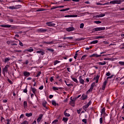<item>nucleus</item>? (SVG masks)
<instances>
[{
    "mask_svg": "<svg viewBox=\"0 0 124 124\" xmlns=\"http://www.w3.org/2000/svg\"><path fill=\"white\" fill-rule=\"evenodd\" d=\"M124 0H115L110 1V3L112 4H121L122 2H124Z\"/></svg>",
    "mask_w": 124,
    "mask_h": 124,
    "instance_id": "f257e3e1",
    "label": "nucleus"
},
{
    "mask_svg": "<svg viewBox=\"0 0 124 124\" xmlns=\"http://www.w3.org/2000/svg\"><path fill=\"white\" fill-rule=\"evenodd\" d=\"M8 67H9V65H6L5 66L4 68L2 69V72L3 75H5V73H7L8 72Z\"/></svg>",
    "mask_w": 124,
    "mask_h": 124,
    "instance_id": "f03ea898",
    "label": "nucleus"
},
{
    "mask_svg": "<svg viewBox=\"0 0 124 124\" xmlns=\"http://www.w3.org/2000/svg\"><path fill=\"white\" fill-rule=\"evenodd\" d=\"M94 85H95V82H93L91 84V87L90 89L87 92V93H91V92L93 91V87H94Z\"/></svg>",
    "mask_w": 124,
    "mask_h": 124,
    "instance_id": "7ed1b4c3",
    "label": "nucleus"
},
{
    "mask_svg": "<svg viewBox=\"0 0 124 124\" xmlns=\"http://www.w3.org/2000/svg\"><path fill=\"white\" fill-rule=\"evenodd\" d=\"M104 30H105V27H98L94 29V31H104Z\"/></svg>",
    "mask_w": 124,
    "mask_h": 124,
    "instance_id": "20e7f679",
    "label": "nucleus"
},
{
    "mask_svg": "<svg viewBox=\"0 0 124 124\" xmlns=\"http://www.w3.org/2000/svg\"><path fill=\"white\" fill-rule=\"evenodd\" d=\"M99 57H101V55H98L97 53L93 54L90 56V58H99Z\"/></svg>",
    "mask_w": 124,
    "mask_h": 124,
    "instance_id": "39448f33",
    "label": "nucleus"
},
{
    "mask_svg": "<svg viewBox=\"0 0 124 124\" xmlns=\"http://www.w3.org/2000/svg\"><path fill=\"white\" fill-rule=\"evenodd\" d=\"M43 117V114H40L39 116V117L37 119V122L38 123V124H39L40 121L42 120Z\"/></svg>",
    "mask_w": 124,
    "mask_h": 124,
    "instance_id": "423d86ee",
    "label": "nucleus"
},
{
    "mask_svg": "<svg viewBox=\"0 0 124 124\" xmlns=\"http://www.w3.org/2000/svg\"><path fill=\"white\" fill-rule=\"evenodd\" d=\"M37 31H38V32H46V31H47V29H43L42 28L38 29H37Z\"/></svg>",
    "mask_w": 124,
    "mask_h": 124,
    "instance_id": "0eeeda50",
    "label": "nucleus"
},
{
    "mask_svg": "<svg viewBox=\"0 0 124 124\" xmlns=\"http://www.w3.org/2000/svg\"><path fill=\"white\" fill-rule=\"evenodd\" d=\"M79 81L80 84L82 85H84V83H85V80L82 78V76H79Z\"/></svg>",
    "mask_w": 124,
    "mask_h": 124,
    "instance_id": "6e6552de",
    "label": "nucleus"
},
{
    "mask_svg": "<svg viewBox=\"0 0 124 124\" xmlns=\"http://www.w3.org/2000/svg\"><path fill=\"white\" fill-rule=\"evenodd\" d=\"M106 85H107V80H106L103 82V84L102 87V90L103 91H104V90H105V88H106Z\"/></svg>",
    "mask_w": 124,
    "mask_h": 124,
    "instance_id": "1a4fd4ad",
    "label": "nucleus"
},
{
    "mask_svg": "<svg viewBox=\"0 0 124 124\" xmlns=\"http://www.w3.org/2000/svg\"><path fill=\"white\" fill-rule=\"evenodd\" d=\"M64 17L65 18L75 17H78V16L76 15H66V16H65Z\"/></svg>",
    "mask_w": 124,
    "mask_h": 124,
    "instance_id": "9d476101",
    "label": "nucleus"
},
{
    "mask_svg": "<svg viewBox=\"0 0 124 124\" xmlns=\"http://www.w3.org/2000/svg\"><path fill=\"white\" fill-rule=\"evenodd\" d=\"M11 46H17L18 45V41H12V43L11 44Z\"/></svg>",
    "mask_w": 124,
    "mask_h": 124,
    "instance_id": "9b49d317",
    "label": "nucleus"
},
{
    "mask_svg": "<svg viewBox=\"0 0 124 124\" xmlns=\"http://www.w3.org/2000/svg\"><path fill=\"white\" fill-rule=\"evenodd\" d=\"M46 25L48 27H54V26H56V24L52 23V22H46Z\"/></svg>",
    "mask_w": 124,
    "mask_h": 124,
    "instance_id": "f8f14e48",
    "label": "nucleus"
},
{
    "mask_svg": "<svg viewBox=\"0 0 124 124\" xmlns=\"http://www.w3.org/2000/svg\"><path fill=\"white\" fill-rule=\"evenodd\" d=\"M75 29L74 27H69L66 29L67 31H73Z\"/></svg>",
    "mask_w": 124,
    "mask_h": 124,
    "instance_id": "ddd939ff",
    "label": "nucleus"
},
{
    "mask_svg": "<svg viewBox=\"0 0 124 124\" xmlns=\"http://www.w3.org/2000/svg\"><path fill=\"white\" fill-rule=\"evenodd\" d=\"M23 74L25 77H29L31 75V73L29 72H24Z\"/></svg>",
    "mask_w": 124,
    "mask_h": 124,
    "instance_id": "4468645a",
    "label": "nucleus"
},
{
    "mask_svg": "<svg viewBox=\"0 0 124 124\" xmlns=\"http://www.w3.org/2000/svg\"><path fill=\"white\" fill-rule=\"evenodd\" d=\"M67 110V109H66L64 111V115L65 117H70V114L69 113H68L66 112V111Z\"/></svg>",
    "mask_w": 124,
    "mask_h": 124,
    "instance_id": "2eb2a0df",
    "label": "nucleus"
},
{
    "mask_svg": "<svg viewBox=\"0 0 124 124\" xmlns=\"http://www.w3.org/2000/svg\"><path fill=\"white\" fill-rule=\"evenodd\" d=\"M104 16H105V14H102L100 15H96V17H97V18H101V17H104Z\"/></svg>",
    "mask_w": 124,
    "mask_h": 124,
    "instance_id": "dca6fc26",
    "label": "nucleus"
},
{
    "mask_svg": "<svg viewBox=\"0 0 124 124\" xmlns=\"http://www.w3.org/2000/svg\"><path fill=\"white\" fill-rule=\"evenodd\" d=\"M70 104L71 105V106L74 107L75 106V102L71 100L70 101Z\"/></svg>",
    "mask_w": 124,
    "mask_h": 124,
    "instance_id": "f3484780",
    "label": "nucleus"
},
{
    "mask_svg": "<svg viewBox=\"0 0 124 124\" xmlns=\"http://www.w3.org/2000/svg\"><path fill=\"white\" fill-rule=\"evenodd\" d=\"M36 53L37 54H41L42 56H43L44 55V51L42 50L37 51Z\"/></svg>",
    "mask_w": 124,
    "mask_h": 124,
    "instance_id": "a211bd4d",
    "label": "nucleus"
},
{
    "mask_svg": "<svg viewBox=\"0 0 124 124\" xmlns=\"http://www.w3.org/2000/svg\"><path fill=\"white\" fill-rule=\"evenodd\" d=\"M82 100H86L88 98V96L83 94L81 96Z\"/></svg>",
    "mask_w": 124,
    "mask_h": 124,
    "instance_id": "6ab92c4d",
    "label": "nucleus"
},
{
    "mask_svg": "<svg viewBox=\"0 0 124 124\" xmlns=\"http://www.w3.org/2000/svg\"><path fill=\"white\" fill-rule=\"evenodd\" d=\"M98 64L99 65H105V64H106V62L104 61L103 62H98Z\"/></svg>",
    "mask_w": 124,
    "mask_h": 124,
    "instance_id": "aec40b11",
    "label": "nucleus"
},
{
    "mask_svg": "<svg viewBox=\"0 0 124 124\" xmlns=\"http://www.w3.org/2000/svg\"><path fill=\"white\" fill-rule=\"evenodd\" d=\"M22 7V5H16L15 6V9H18L19 8H21Z\"/></svg>",
    "mask_w": 124,
    "mask_h": 124,
    "instance_id": "412c9836",
    "label": "nucleus"
},
{
    "mask_svg": "<svg viewBox=\"0 0 124 124\" xmlns=\"http://www.w3.org/2000/svg\"><path fill=\"white\" fill-rule=\"evenodd\" d=\"M0 27H1L2 28H10V27H11V25H0Z\"/></svg>",
    "mask_w": 124,
    "mask_h": 124,
    "instance_id": "4be33fe9",
    "label": "nucleus"
},
{
    "mask_svg": "<svg viewBox=\"0 0 124 124\" xmlns=\"http://www.w3.org/2000/svg\"><path fill=\"white\" fill-rule=\"evenodd\" d=\"M62 121H63L64 123H67L68 121V118L67 117H63L62 118Z\"/></svg>",
    "mask_w": 124,
    "mask_h": 124,
    "instance_id": "5701e85b",
    "label": "nucleus"
},
{
    "mask_svg": "<svg viewBox=\"0 0 124 124\" xmlns=\"http://www.w3.org/2000/svg\"><path fill=\"white\" fill-rule=\"evenodd\" d=\"M26 117H31V116H32V113H26L25 114Z\"/></svg>",
    "mask_w": 124,
    "mask_h": 124,
    "instance_id": "b1692460",
    "label": "nucleus"
},
{
    "mask_svg": "<svg viewBox=\"0 0 124 124\" xmlns=\"http://www.w3.org/2000/svg\"><path fill=\"white\" fill-rule=\"evenodd\" d=\"M96 43H98V41L94 40L90 43V44H96Z\"/></svg>",
    "mask_w": 124,
    "mask_h": 124,
    "instance_id": "393cba45",
    "label": "nucleus"
},
{
    "mask_svg": "<svg viewBox=\"0 0 124 124\" xmlns=\"http://www.w3.org/2000/svg\"><path fill=\"white\" fill-rule=\"evenodd\" d=\"M69 9H70V8H67L66 9L61 10L60 11V12H62L64 11H67V10H69Z\"/></svg>",
    "mask_w": 124,
    "mask_h": 124,
    "instance_id": "a878e982",
    "label": "nucleus"
},
{
    "mask_svg": "<svg viewBox=\"0 0 124 124\" xmlns=\"http://www.w3.org/2000/svg\"><path fill=\"white\" fill-rule=\"evenodd\" d=\"M76 41H81L82 40H85V38H78L76 39Z\"/></svg>",
    "mask_w": 124,
    "mask_h": 124,
    "instance_id": "bb28decb",
    "label": "nucleus"
},
{
    "mask_svg": "<svg viewBox=\"0 0 124 124\" xmlns=\"http://www.w3.org/2000/svg\"><path fill=\"white\" fill-rule=\"evenodd\" d=\"M88 107H89L86 105L83 106L82 108H83V110H84V111H85V112H86L87 111V109H88Z\"/></svg>",
    "mask_w": 124,
    "mask_h": 124,
    "instance_id": "cd10ccee",
    "label": "nucleus"
},
{
    "mask_svg": "<svg viewBox=\"0 0 124 124\" xmlns=\"http://www.w3.org/2000/svg\"><path fill=\"white\" fill-rule=\"evenodd\" d=\"M76 99H77V97H74L73 98V99H72V97H70V100L75 102V101H76Z\"/></svg>",
    "mask_w": 124,
    "mask_h": 124,
    "instance_id": "c85d7f7f",
    "label": "nucleus"
},
{
    "mask_svg": "<svg viewBox=\"0 0 124 124\" xmlns=\"http://www.w3.org/2000/svg\"><path fill=\"white\" fill-rule=\"evenodd\" d=\"M31 91L32 92V93L35 94V93L36 92V89H35V88H31Z\"/></svg>",
    "mask_w": 124,
    "mask_h": 124,
    "instance_id": "c756f323",
    "label": "nucleus"
},
{
    "mask_svg": "<svg viewBox=\"0 0 124 124\" xmlns=\"http://www.w3.org/2000/svg\"><path fill=\"white\" fill-rule=\"evenodd\" d=\"M45 10H46L43 9L42 8H39V9H38V10H36V12H39L40 11H45Z\"/></svg>",
    "mask_w": 124,
    "mask_h": 124,
    "instance_id": "7c9ffc66",
    "label": "nucleus"
},
{
    "mask_svg": "<svg viewBox=\"0 0 124 124\" xmlns=\"http://www.w3.org/2000/svg\"><path fill=\"white\" fill-rule=\"evenodd\" d=\"M78 52H79V50H78L76 51L75 56L74 57V59L76 60L77 56H78Z\"/></svg>",
    "mask_w": 124,
    "mask_h": 124,
    "instance_id": "2f4dec72",
    "label": "nucleus"
},
{
    "mask_svg": "<svg viewBox=\"0 0 124 124\" xmlns=\"http://www.w3.org/2000/svg\"><path fill=\"white\" fill-rule=\"evenodd\" d=\"M8 8H9V9H11L12 10H13V9H15V6H11L8 7Z\"/></svg>",
    "mask_w": 124,
    "mask_h": 124,
    "instance_id": "473e14b6",
    "label": "nucleus"
},
{
    "mask_svg": "<svg viewBox=\"0 0 124 124\" xmlns=\"http://www.w3.org/2000/svg\"><path fill=\"white\" fill-rule=\"evenodd\" d=\"M52 105H54V106H57V103H56V101L55 100H52L51 101Z\"/></svg>",
    "mask_w": 124,
    "mask_h": 124,
    "instance_id": "72a5a7b5",
    "label": "nucleus"
},
{
    "mask_svg": "<svg viewBox=\"0 0 124 124\" xmlns=\"http://www.w3.org/2000/svg\"><path fill=\"white\" fill-rule=\"evenodd\" d=\"M10 61V58H6L4 60V62H9Z\"/></svg>",
    "mask_w": 124,
    "mask_h": 124,
    "instance_id": "f704fd0d",
    "label": "nucleus"
},
{
    "mask_svg": "<svg viewBox=\"0 0 124 124\" xmlns=\"http://www.w3.org/2000/svg\"><path fill=\"white\" fill-rule=\"evenodd\" d=\"M72 79L74 82H75V83H78V80H77L76 78H73Z\"/></svg>",
    "mask_w": 124,
    "mask_h": 124,
    "instance_id": "c9c22d12",
    "label": "nucleus"
},
{
    "mask_svg": "<svg viewBox=\"0 0 124 124\" xmlns=\"http://www.w3.org/2000/svg\"><path fill=\"white\" fill-rule=\"evenodd\" d=\"M27 52H33V48H29L28 49H27Z\"/></svg>",
    "mask_w": 124,
    "mask_h": 124,
    "instance_id": "e433bc0d",
    "label": "nucleus"
},
{
    "mask_svg": "<svg viewBox=\"0 0 124 124\" xmlns=\"http://www.w3.org/2000/svg\"><path fill=\"white\" fill-rule=\"evenodd\" d=\"M103 113H105V108H103L101 110V115L102 116L103 115Z\"/></svg>",
    "mask_w": 124,
    "mask_h": 124,
    "instance_id": "4c0bfd02",
    "label": "nucleus"
},
{
    "mask_svg": "<svg viewBox=\"0 0 124 124\" xmlns=\"http://www.w3.org/2000/svg\"><path fill=\"white\" fill-rule=\"evenodd\" d=\"M44 43H45L46 44H54V42L53 41L49 42H44Z\"/></svg>",
    "mask_w": 124,
    "mask_h": 124,
    "instance_id": "58836bf2",
    "label": "nucleus"
},
{
    "mask_svg": "<svg viewBox=\"0 0 124 124\" xmlns=\"http://www.w3.org/2000/svg\"><path fill=\"white\" fill-rule=\"evenodd\" d=\"M59 62H60L58 60H56L54 62V65H56V64H58V63H59Z\"/></svg>",
    "mask_w": 124,
    "mask_h": 124,
    "instance_id": "ea45409f",
    "label": "nucleus"
},
{
    "mask_svg": "<svg viewBox=\"0 0 124 124\" xmlns=\"http://www.w3.org/2000/svg\"><path fill=\"white\" fill-rule=\"evenodd\" d=\"M58 122H59V120H55L54 121H53V122H52V124H57V123H58Z\"/></svg>",
    "mask_w": 124,
    "mask_h": 124,
    "instance_id": "a19ab883",
    "label": "nucleus"
},
{
    "mask_svg": "<svg viewBox=\"0 0 124 124\" xmlns=\"http://www.w3.org/2000/svg\"><path fill=\"white\" fill-rule=\"evenodd\" d=\"M86 57H87V55H83V56L81 57V60L82 61H83V60H85V58H86Z\"/></svg>",
    "mask_w": 124,
    "mask_h": 124,
    "instance_id": "79ce46f5",
    "label": "nucleus"
},
{
    "mask_svg": "<svg viewBox=\"0 0 124 124\" xmlns=\"http://www.w3.org/2000/svg\"><path fill=\"white\" fill-rule=\"evenodd\" d=\"M52 89L54 91H59V88L56 87H53Z\"/></svg>",
    "mask_w": 124,
    "mask_h": 124,
    "instance_id": "37998d69",
    "label": "nucleus"
},
{
    "mask_svg": "<svg viewBox=\"0 0 124 124\" xmlns=\"http://www.w3.org/2000/svg\"><path fill=\"white\" fill-rule=\"evenodd\" d=\"M94 23H95V24H101V21L98 20V21H94Z\"/></svg>",
    "mask_w": 124,
    "mask_h": 124,
    "instance_id": "c03bdc74",
    "label": "nucleus"
},
{
    "mask_svg": "<svg viewBox=\"0 0 124 124\" xmlns=\"http://www.w3.org/2000/svg\"><path fill=\"white\" fill-rule=\"evenodd\" d=\"M99 38H104V36H98L96 37V39H98Z\"/></svg>",
    "mask_w": 124,
    "mask_h": 124,
    "instance_id": "a18cd8bd",
    "label": "nucleus"
},
{
    "mask_svg": "<svg viewBox=\"0 0 124 124\" xmlns=\"http://www.w3.org/2000/svg\"><path fill=\"white\" fill-rule=\"evenodd\" d=\"M103 123V118L101 117L100 118V124H102Z\"/></svg>",
    "mask_w": 124,
    "mask_h": 124,
    "instance_id": "49530a36",
    "label": "nucleus"
},
{
    "mask_svg": "<svg viewBox=\"0 0 124 124\" xmlns=\"http://www.w3.org/2000/svg\"><path fill=\"white\" fill-rule=\"evenodd\" d=\"M47 51H49L50 52H54V49L52 48H47Z\"/></svg>",
    "mask_w": 124,
    "mask_h": 124,
    "instance_id": "de8ad7c7",
    "label": "nucleus"
},
{
    "mask_svg": "<svg viewBox=\"0 0 124 124\" xmlns=\"http://www.w3.org/2000/svg\"><path fill=\"white\" fill-rule=\"evenodd\" d=\"M56 8H58V6H52L50 9V10H53V9H56Z\"/></svg>",
    "mask_w": 124,
    "mask_h": 124,
    "instance_id": "09e8293b",
    "label": "nucleus"
},
{
    "mask_svg": "<svg viewBox=\"0 0 124 124\" xmlns=\"http://www.w3.org/2000/svg\"><path fill=\"white\" fill-rule=\"evenodd\" d=\"M24 107H27V106H28V104L27 103V101L24 102Z\"/></svg>",
    "mask_w": 124,
    "mask_h": 124,
    "instance_id": "8fccbe9b",
    "label": "nucleus"
},
{
    "mask_svg": "<svg viewBox=\"0 0 124 124\" xmlns=\"http://www.w3.org/2000/svg\"><path fill=\"white\" fill-rule=\"evenodd\" d=\"M18 40V41L19 42V45L20 46H24V45H23V43H22L20 40Z\"/></svg>",
    "mask_w": 124,
    "mask_h": 124,
    "instance_id": "3c124183",
    "label": "nucleus"
},
{
    "mask_svg": "<svg viewBox=\"0 0 124 124\" xmlns=\"http://www.w3.org/2000/svg\"><path fill=\"white\" fill-rule=\"evenodd\" d=\"M84 28V23H81L80 25V28L83 29Z\"/></svg>",
    "mask_w": 124,
    "mask_h": 124,
    "instance_id": "603ef678",
    "label": "nucleus"
},
{
    "mask_svg": "<svg viewBox=\"0 0 124 124\" xmlns=\"http://www.w3.org/2000/svg\"><path fill=\"white\" fill-rule=\"evenodd\" d=\"M7 80H8V82H9V83L11 84V85H12V84H13V82H12V81L10 80L9 78H8Z\"/></svg>",
    "mask_w": 124,
    "mask_h": 124,
    "instance_id": "864d4df0",
    "label": "nucleus"
},
{
    "mask_svg": "<svg viewBox=\"0 0 124 124\" xmlns=\"http://www.w3.org/2000/svg\"><path fill=\"white\" fill-rule=\"evenodd\" d=\"M46 104H47V102H46L43 103V106L45 107V108H46Z\"/></svg>",
    "mask_w": 124,
    "mask_h": 124,
    "instance_id": "5fc2aeb1",
    "label": "nucleus"
},
{
    "mask_svg": "<svg viewBox=\"0 0 124 124\" xmlns=\"http://www.w3.org/2000/svg\"><path fill=\"white\" fill-rule=\"evenodd\" d=\"M113 76H114L113 75H112V76H111L110 77H108L107 78V80H108V79H112V78H113Z\"/></svg>",
    "mask_w": 124,
    "mask_h": 124,
    "instance_id": "6e6d98bb",
    "label": "nucleus"
},
{
    "mask_svg": "<svg viewBox=\"0 0 124 124\" xmlns=\"http://www.w3.org/2000/svg\"><path fill=\"white\" fill-rule=\"evenodd\" d=\"M119 63L120 65H124V62H119Z\"/></svg>",
    "mask_w": 124,
    "mask_h": 124,
    "instance_id": "4d7b16f0",
    "label": "nucleus"
},
{
    "mask_svg": "<svg viewBox=\"0 0 124 124\" xmlns=\"http://www.w3.org/2000/svg\"><path fill=\"white\" fill-rule=\"evenodd\" d=\"M91 104H92V101H90L86 105L89 107Z\"/></svg>",
    "mask_w": 124,
    "mask_h": 124,
    "instance_id": "13d9d810",
    "label": "nucleus"
},
{
    "mask_svg": "<svg viewBox=\"0 0 124 124\" xmlns=\"http://www.w3.org/2000/svg\"><path fill=\"white\" fill-rule=\"evenodd\" d=\"M40 74H41V72H39L38 73H37V75H36V77H39V76H40Z\"/></svg>",
    "mask_w": 124,
    "mask_h": 124,
    "instance_id": "bf43d9fd",
    "label": "nucleus"
},
{
    "mask_svg": "<svg viewBox=\"0 0 124 124\" xmlns=\"http://www.w3.org/2000/svg\"><path fill=\"white\" fill-rule=\"evenodd\" d=\"M12 42V41H7V44H8V45H9V44L11 45Z\"/></svg>",
    "mask_w": 124,
    "mask_h": 124,
    "instance_id": "052dcab7",
    "label": "nucleus"
},
{
    "mask_svg": "<svg viewBox=\"0 0 124 124\" xmlns=\"http://www.w3.org/2000/svg\"><path fill=\"white\" fill-rule=\"evenodd\" d=\"M83 123H84V124H87V119H84L82 120Z\"/></svg>",
    "mask_w": 124,
    "mask_h": 124,
    "instance_id": "680f3d73",
    "label": "nucleus"
},
{
    "mask_svg": "<svg viewBox=\"0 0 124 124\" xmlns=\"http://www.w3.org/2000/svg\"><path fill=\"white\" fill-rule=\"evenodd\" d=\"M99 77L100 76L97 75L96 77V78H95V80H99Z\"/></svg>",
    "mask_w": 124,
    "mask_h": 124,
    "instance_id": "e2e57ef3",
    "label": "nucleus"
},
{
    "mask_svg": "<svg viewBox=\"0 0 124 124\" xmlns=\"http://www.w3.org/2000/svg\"><path fill=\"white\" fill-rule=\"evenodd\" d=\"M66 85L68 87H70V86H71V87H73V84H66Z\"/></svg>",
    "mask_w": 124,
    "mask_h": 124,
    "instance_id": "0e129e2a",
    "label": "nucleus"
},
{
    "mask_svg": "<svg viewBox=\"0 0 124 124\" xmlns=\"http://www.w3.org/2000/svg\"><path fill=\"white\" fill-rule=\"evenodd\" d=\"M23 93H28V90H27V88L23 90Z\"/></svg>",
    "mask_w": 124,
    "mask_h": 124,
    "instance_id": "69168bd1",
    "label": "nucleus"
},
{
    "mask_svg": "<svg viewBox=\"0 0 124 124\" xmlns=\"http://www.w3.org/2000/svg\"><path fill=\"white\" fill-rule=\"evenodd\" d=\"M50 80L51 82H53V81H54V78H53V77L50 78Z\"/></svg>",
    "mask_w": 124,
    "mask_h": 124,
    "instance_id": "338daca9",
    "label": "nucleus"
},
{
    "mask_svg": "<svg viewBox=\"0 0 124 124\" xmlns=\"http://www.w3.org/2000/svg\"><path fill=\"white\" fill-rule=\"evenodd\" d=\"M43 88H44V87L43 86V85H42L41 87H39V90H43Z\"/></svg>",
    "mask_w": 124,
    "mask_h": 124,
    "instance_id": "774afa93",
    "label": "nucleus"
}]
</instances>
